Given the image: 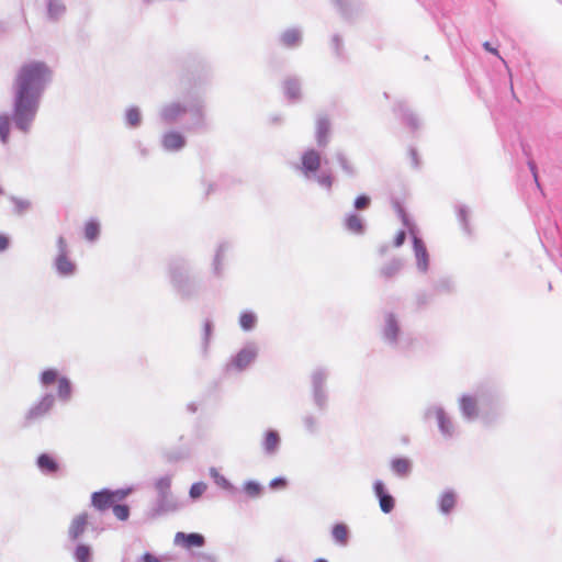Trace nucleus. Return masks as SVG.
I'll return each mask as SVG.
<instances>
[{
  "instance_id": "nucleus-1",
  "label": "nucleus",
  "mask_w": 562,
  "mask_h": 562,
  "mask_svg": "<svg viewBox=\"0 0 562 562\" xmlns=\"http://www.w3.org/2000/svg\"><path fill=\"white\" fill-rule=\"evenodd\" d=\"M53 80V70L43 60L30 59L20 65L12 80L13 122L23 133L31 128L42 98Z\"/></svg>"
},
{
  "instance_id": "nucleus-2",
  "label": "nucleus",
  "mask_w": 562,
  "mask_h": 562,
  "mask_svg": "<svg viewBox=\"0 0 562 562\" xmlns=\"http://www.w3.org/2000/svg\"><path fill=\"white\" fill-rule=\"evenodd\" d=\"M38 382L43 389L57 384L56 395L52 393L44 394L35 404H33L25 414L29 423L35 422L47 415L54 407L56 400L67 404L71 401L74 387L70 379L60 373L56 368H46L38 375Z\"/></svg>"
},
{
  "instance_id": "nucleus-3",
  "label": "nucleus",
  "mask_w": 562,
  "mask_h": 562,
  "mask_svg": "<svg viewBox=\"0 0 562 562\" xmlns=\"http://www.w3.org/2000/svg\"><path fill=\"white\" fill-rule=\"evenodd\" d=\"M189 115L187 130L201 127L204 123V109L201 100L184 97L165 102L158 110V119L164 124H175Z\"/></svg>"
},
{
  "instance_id": "nucleus-4",
  "label": "nucleus",
  "mask_w": 562,
  "mask_h": 562,
  "mask_svg": "<svg viewBox=\"0 0 562 562\" xmlns=\"http://www.w3.org/2000/svg\"><path fill=\"white\" fill-rule=\"evenodd\" d=\"M495 400L494 392L485 386L464 392L458 397V407L461 417L469 423L482 418L485 409Z\"/></svg>"
},
{
  "instance_id": "nucleus-5",
  "label": "nucleus",
  "mask_w": 562,
  "mask_h": 562,
  "mask_svg": "<svg viewBox=\"0 0 562 562\" xmlns=\"http://www.w3.org/2000/svg\"><path fill=\"white\" fill-rule=\"evenodd\" d=\"M321 167V155L315 149L305 150L301 160L294 165V169L299 171L306 180H314L317 184L325 189L326 191H330L334 178L329 172L323 171L317 175V171Z\"/></svg>"
},
{
  "instance_id": "nucleus-6",
  "label": "nucleus",
  "mask_w": 562,
  "mask_h": 562,
  "mask_svg": "<svg viewBox=\"0 0 562 562\" xmlns=\"http://www.w3.org/2000/svg\"><path fill=\"white\" fill-rule=\"evenodd\" d=\"M400 215L403 222V225L408 229L409 235L413 240V252L416 262V269L419 273L425 274L429 270V252L425 243L417 236L416 225L409 220V217L404 213L403 210H400Z\"/></svg>"
},
{
  "instance_id": "nucleus-7",
  "label": "nucleus",
  "mask_w": 562,
  "mask_h": 562,
  "mask_svg": "<svg viewBox=\"0 0 562 562\" xmlns=\"http://www.w3.org/2000/svg\"><path fill=\"white\" fill-rule=\"evenodd\" d=\"M403 335L398 316L393 312H385L381 327L382 340L393 348H398L402 345Z\"/></svg>"
},
{
  "instance_id": "nucleus-8",
  "label": "nucleus",
  "mask_w": 562,
  "mask_h": 562,
  "mask_svg": "<svg viewBox=\"0 0 562 562\" xmlns=\"http://www.w3.org/2000/svg\"><path fill=\"white\" fill-rule=\"evenodd\" d=\"M256 342H247L226 364L227 372H243L249 368L258 356Z\"/></svg>"
},
{
  "instance_id": "nucleus-9",
  "label": "nucleus",
  "mask_w": 562,
  "mask_h": 562,
  "mask_svg": "<svg viewBox=\"0 0 562 562\" xmlns=\"http://www.w3.org/2000/svg\"><path fill=\"white\" fill-rule=\"evenodd\" d=\"M425 418L429 419L435 417L438 424V429L442 437L449 439L456 434V425L449 414L441 405L434 404L425 409Z\"/></svg>"
},
{
  "instance_id": "nucleus-10",
  "label": "nucleus",
  "mask_w": 562,
  "mask_h": 562,
  "mask_svg": "<svg viewBox=\"0 0 562 562\" xmlns=\"http://www.w3.org/2000/svg\"><path fill=\"white\" fill-rule=\"evenodd\" d=\"M131 492L132 488L116 491L102 490L92 494L91 503L95 509L105 510L113 507L116 502L124 499Z\"/></svg>"
},
{
  "instance_id": "nucleus-11",
  "label": "nucleus",
  "mask_w": 562,
  "mask_h": 562,
  "mask_svg": "<svg viewBox=\"0 0 562 562\" xmlns=\"http://www.w3.org/2000/svg\"><path fill=\"white\" fill-rule=\"evenodd\" d=\"M160 144L165 151L178 153L186 147L187 138L180 131L169 128L161 134Z\"/></svg>"
},
{
  "instance_id": "nucleus-12",
  "label": "nucleus",
  "mask_w": 562,
  "mask_h": 562,
  "mask_svg": "<svg viewBox=\"0 0 562 562\" xmlns=\"http://www.w3.org/2000/svg\"><path fill=\"white\" fill-rule=\"evenodd\" d=\"M169 274L172 285L181 294H187V286L189 281V269L186 263L176 261L169 267Z\"/></svg>"
},
{
  "instance_id": "nucleus-13",
  "label": "nucleus",
  "mask_w": 562,
  "mask_h": 562,
  "mask_svg": "<svg viewBox=\"0 0 562 562\" xmlns=\"http://www.w3.org/2000/svg\"><path fill=\"white\" fill-rule=\"evenodd\" d=\"M261 449L268 457H274L280 451L281 437L280 434L274 429H268L262 434Z\"/></svg>"
},
{
  "instance_id": "nucleus-14",
  "label": "nucleus",
  "mask_w": 562,
  "mask_h": 562,
  "mask_svg": "<svg viewBox=\"0 0 562 562\" xmlns=\"http://www.w3.org/2000/svg\"><path fill=\"white\" fill-rule=\"evenodd\" d=\"M373 493L379 499L380 509L384 514H389L394 509L395 501L393 496L387 493L385 485L381 480H375L373 482Z\"/></svg>"
},
{
  "instance_id": "nucleus-15",
  "label": "nucleus",
  "mask_w": 562,
  "mask_h": 562,
  "mask_svg": "<svg viewBox=\"0 0 562 562\" xmlns=\"http://www.w3.org/2000/svg\"><path fill=\"white\" fill-rule=\"evenodd\" d=\"M56 273L61 278H70L76 274L77 266L69 255H56L54 262Z\"/></svg>"
},
{
  "instance_id": "nucleus-16",
  "label": "nucleus",
  "mask_w": 562,
  "mask_h": 562,
  "mask_svg": "<svg viewBox=\"0 0 562 562\" xmlns=\"http://www.w3.org/2000/svg\"><path fill=\"white\" fill-rule=\"evenodd\" d=\"M88 527V514L81 513L76 515L68 527V537L70 540H78Z\"/></svg>"
},
{
  "instance_id": "nucleus-17",
  "label": "nucleus",
  "mask_w": 562,
  "mask_h": 562,
  "mask_svg": "<svg viewBox=\"0 0 562 562\" xmlns=\"http://www.w3.org/2000/svg\"><path fill=\"white\" fill-rule=\"evenodd\" d=\"M204 537L200 533H184V532H177L175 535L173 543L176 546H180L187 549H190L192 547H202L204 546Z\"/></svg>"
},
{
  "instance_id": "nucleus-18",
  "label": "nucleus",
  "mask_w": 562,
  "mask_h": 562,
  "mask_svg": "<svg viewBox=\"0 0 562 562\" xmlns=\"http://www.w3.org/2000/svg\"><path fill=\"white\" fill-rule=\"evenodd\" d=\"M457 499L458 495L453 490L448 488L441 492L437 499L439 512L442 515L451 514L457 505Z\"/></svg>"
},
{
  "instance_id": "nucleus-19",
  "label": "nucleus",
  "mask_w": 562,
  "mask_h": 562,
  "mask_svg": "<svg viewBox=\"0 0 562 562\" xmlns=\"http://www.w3.org/2000/svg\"><path fill=\"white\" fill-rule=\"evenodd\" d=\"M303 32L299 27H290L280 35V43L289 48L297 47L302 42Z\"/></svg>"
},
{
  "instance_id": "nucleus-20",
  "label": "nucleus",
  "mask_w": 562,
  "mask_h": 562,
  "mask_svg": "<svg viewBox=\"0 0 562 562\" xmlns=\"http://www.w3.org/2000/svg\"><path fill=\"white\" fill-rule=\"evenodd\" d=\"M171 475H165L156 480L155 488L158 493L160 506H165L170 497Z\"/></svg>"
},
{
  "instance_id": "nucleus-21",
  "label": "nucleus",
  "mask_w": 562,
  "mask_h": 562,
  "mask_svg": "<svg viewBox=\"0 0 562 562\" xmlns=\"http://www.w3.org/2000/svg\"><path fill=\"white\" fill-rule=\"evenodd\" d=\"M65 0H46V14L50 21L60 20L66 13Z\"/></svg>"
},
{
  "instance_id": "nucleus-22",
  "label": "nucleus",
  "mask_w": 562,
  "mask_h": 562,
  "mask_svg": "<svg viewBox=\"0 0 562 562\" xmlns=\"http://www.w3.org/2000/svg\"><path fill=\"white\" fill-rule=\"evenodd\" d=\"M344 225L348 232L356 235H362L366 232L363 218L355 213H349L346 215Z\"/></svg>"
},
{
  "instance_id": "nucleus-23",
  "label": "nucleus",
  "mask_w": 562,
  "mask_h": 562,
  "mask_svg": "<svg viewBox=\"0 0 562 562\" xmlns=\"http://www.w3.org/2000/svg\"><path fill=\"white\" fill-rule=\"evenodd\" d=\"M37 468L44 474H54L58 471L59 465L57 461L47 453H42L36 460Z\"/></svg>"
},
{
  "instance_id": "nucleus-24",
  "label": "nucleus",
  "mask_w": 562,
  "mask_h": 562,
  "mask_svg": "<svg viewBox=\"0 0 562 562\" xmlns=\"http://www.w3.org/2000/svg\"><path fill=\"white\" fill-rule=\"evenodd\" d=\"M330 124L329 121L321 116L316 121V142L318 146L324 147L328 143Z\"/></svg>"
},
{
  "instance_id": "nucleus-25",
  "label": "nucleus",
  "mask_w": 562,
  "mask_h": 562,
  "mask_svg": "<svg viewBox=\"0 0 562 562\" xmlns=\"http://www.w3.org/2000/svg\"><path fill=\"white\" fill-rule=\"evenodd\" d=\"M302 425L306 434L316 435L321 429L319 416L313 413H306L302 416Z\"/></svg>"
},
{
  "instance_id": "nucleus-26",
  "label": "nucleus",
  "mask_w": 562,
  "mask_h": 562,
  "mask_svg": "<svg viewBox=\"0 0 562 562\" xmlns=\"http://www.w3.org/2000/svg\"><path fill=\"white\" fill-rule=\"evenodd\" d=\"M331 537L336 544L346 547L349 540L348 526L342 522L334 525L331 528Z\"/></svg>"
},
{
  "instance_id": "nucleus-27",
  "label": "nucleus",
  "mask_w": 562,
  "mask_h": 562,
  "mask_svg": "<svg viewBox=\"0 0 562 562\" xmlns=\"http://www.w3.org/2000/svg\"><path fill=\"white\" fill-rule=\"evenodd\" d=\"M284 94L289 100L297 101L301 98V85L295 78H288L283 83Z\"/></svg>"
},
{
  "instance_id": "nucleus-28",
  "label": "nucleus",
  "mask_w": 562,
  "mask_h": 562,
  "mask_svg": "<svg viewBox=\"0 0 562 562\" xmlns=\"http://www.w3.org/2000/svg\"><path fill=\"white\" fill-rule=\"evenodd\" d=\"M100 232H101V225L98 220L91 218L85 224L83 235L88 241H90V243L97 241L100 236Z\"/></svg>"
},
{
  "instance_id": "nucleus-29",
  "label": "nucleus",
  "mask_w": 562,
  "mask_h": 562,
  "mask_svg": "<svg viewBox=\"0 0 562 562\" xmlns=\"http://www.w3.org/2000/svg\"><path fill=\"white\" fill-rule=\"evenodd\" d=\"M228 244H221L215 252L214 260L212 263L213 272L215 276L220 277L223 272L225 254L228 250Z\"/></svg>"
},
{
  "instance_id": "nucleus-30",
  "label": "nucleus",
  "mask_w": 562,
  "mask_h": 562,
  "mask_svg": "<svg viewBox=\"0 0 562 562\" xmlns=\"http://www.w3.org/2000/svg\"><path fill=\"white\" fill-rule=\"evenodd\" d=\"M391 470L400 476H406L412 471V462L406 458H396L391 461Z\"/></svg>"
},
{
  "instance_id": "nucleus-31",
  "label": "nucleus",
  "mask_w": 562,
  "mask_h": 562,
  "mask_svg": "<svg viewBox=\"0 0 562 562\" xmlns=\"http://www.w3.org/2000/svg\"><path fill=\"white\" fill-rule=\"evenodd\" d=\"M328 371L324 368H317L312 372V389H326Z\"/></svg>"
},
{
  "instance_id": "nucleus-32",
  "label": "nucleus",
  "mask_w": 562,
  "mask_h": 562,
  "mask_svg": "<svg viewBox=\"0 0 562 562\" xmlns=\"http://www.w3.org/2000/svg\"><path fill=\"white\" fill-rule=\"evenodd\" d=\"M209 474L210 476L213 479L214 483L223 488V490H226V491H229V492H234L235 491V487L234 485L224 476L222 475L217 469L215 468H211L209 470Z\"/></svg>"
},
{
  "instance_id": "nucleus-33",
  "label": "nucleus",
  "mask_w": 562,
  "mask_h": 562,
  "mask_svg": "<svg viewBox=\"0 0 562 562\" xmlns=\"http://www.w3.org/2000/svg\"><path fill=\"white\" fill-rule=\"evenodd\" d=\"M257 315L254 312L245 311L239 316V326L245 331H250L256 327Z\"/></svg>"
},
{
  "instance_id": "nucleus-34",
  "label": "nucleus",
  "mask_w": 562,
  "mask_h": 562,
  "mask_svg": "<svg viewBox=\"0 0 562 562\" xmlns=\"http://www.w3.org/2000/svg\"><path fill=\"white\" fill-rule=\"evenodd\" d=\"M403 267V261L401 259H392L386 262L380 270L381 276L385 278H391L395 276Z\"/></svg>"
},
{
  "instance_id": "nucleus-35",
  "label": "nucleus",
  "mask_w": 562,
  "mask_h": 562,
  "mask_svg": "<svg viewBox=\"0 0 562 562\" xmlns=\"http://www.w3.org/2000/svg\"><path fill=\"white\" fill-rule=\"evenodd\" d=\"M125 123L130 127H137L142 123L140 110L136 106H131L125 112Z\"/></svg>"
},
{
  "instance_id": "nucleus-36",
  "label": "nucleus",
  "mask_w": 562,
  "mask_h": 562,
  "mask_svg": "<svg viewBox=\"0 0 562 562\" xmlns=\"http://www.w3.org/2000/svg\"><path fill=\"white\" fill-rule=\"evenodd\" d=\"M313 402L319 411H324L327 406L328 395L326 389H312Z\"/></svg>"
},
{
  "instance_id": "nucleus-37",
  "label": "nucleus",
  "mask_w": 562,
  "mask_h": 562,
  "mask_svg": "<svg viewBox=\"0 0 562 562\" xmlns=\"http://www.w3.org/2000/svg\"><path fill=\"white\" fill-rule=\"evenodd\" d=\"M244 492L252 498H257L262 493V486L257 481H246L243 486Z\"/></svg>"
},
{
  "instance_id": "nucleus-38",
  "label": "nucleus",
  "mask_w": 562,
  "mask_h": 562,
  "mask_svg": "<svg viewBox=\"0 0 562 562\" xmlns=\"http://www.w3.org/2000/svg\"><path fill=\"white\" fill-rule=\"evenodd\" d=\"M10 201L12 202V204L14 206V212L19 215L24 214L32 206L31 201L27 199H23V198L11 196Z\"/></svg>"
},
{
  "instance_id": "nucleus-39",
  "label": "nucleus",
  "mask_w": 562,
  "mask_h": 562,
  "mask_svg": "<svg viewBox=\"0 0 562 562\" xmlns=\"http://www.w3.org/2000/svg\"><path fill=\"white\" fill-rule=\"evenodd\" d=\"M10 117L7 114L0 115V140L2 144H7L10 135Z\"/></svg>"
},
{
  "instance_id": "nucleus-40",
  "label": "nucleus",
  "mask_w": 562,
  "mask_h": 562,
  "mask_svg": "<svg viewBox=\"0 0 562 562\" xmlns=\"http://www.w3.org/2000/svg\"><path fill=\"white\" fill-rule=\"evenodd\" d=\"M74 555L77 562H91V548L86 544H79Z\"/></svg>"
},
{
  "instance_id": "nucleus-41",
  "label": "nucleus",
  "mask_w": 562,
  "mask_h": 562,
  "mask_svg": "<svg viewBox=\"0 0 562 562\" xmlns=\"http://www.w3.org/2000/svg\"><path fill=\"white\" fill-rule=\"evenodd\" d=\"M336 159L338 161V164L340 165L341 169L348 175V176H353L356 173V170L353 168V166L350 164V161L348 160V158L345 156V154L342 153H337L336 154Z\"/></svg>"
},
{
  "instance_id": "nucleus-42",
  "label": "nucleus",
  "mask_w": 562,
  "mask_h": 562,
  "mask_svg": "<svg viewBox=\"0 0 562 562\" xmlns=\"http://www.w3.org/2000/svg\"><path fill=\"white\" fill-rule=\"evenodd\" d=\"M207 485L204 482H196L191 485L189 495L192 499H198L206 491Z\"/></svg>"
},
{
  "instance_id": "nucleus-43",
  "label": "nucleus",
  "mask_w": 562,
  "mask_h": 562,
  "mask_svg": "<svg viewBox=\"0 0 562 562\" xmlns=\"http://www.w3.org/2000/svg\"><path fill=\"white\" fill-rule=\"evenodd\" d=\"M113 514L119 520H126L130 516V508L126 505H114Z\"/></svg>"
},
{
  "instance_id": "nucleus-44",
  "label": "nucleus",
  "mask_w": 562,
  "mask_h": 562,
  "mask_svg": "<svg viewBox=\"0 0 562 562\" xmlns=\"http://www.w3.org/2000/svg\"><path fill=\"white\" fill-rule=\"evenodd\" d=\"M371 200L368 195H359L353 203L356 210H366L369 207Z\"/></svg>"
},
{
  "instance_id": "nucleus-45",
  "label": "nucleus",
  "mask_w": 562,
  "mask_h": 562,
  "mask_svg": "<svg viewBox=\"0 0 562 562\" xmlns=\"http://www.w3.org/2000/svg\"><path fill=\"white\" fill-rule=\"evenodd\" d=\"M57 255H69L67 240L59 236L56 241Z\"/></svg>"
},
{
  "instance_id": "nucleus-46",
  "label": "nucleus",
  "mask_w": 562,
  "mask_h": 562,
  "mask_svg": "<svg viewBox=\"0 0 562 562\" xmlns=\"http://www.w3.org/2000/svg\"><path fill=\"white\" fill-rule=\"evenodd\" d=\"M286 480L284 477L272 479L269 483L271 490H283L286 487Z\"/></svg>"
},
{
  "instance_id": "nucleus-47",
  "label": "nucleus",
  "mask_w": 562,
  "mask_h": 562,
  "mask_svg": "<svg viewBox=\"0 0 562 562\" xmlns=\"http://www.w3.org/2000/svg\"><path fill=\"white\" fill-rule=\"evenodd\" d=\"M405 239H406V232L400 231L394 238V247H396V248L401 247L404 244Z\"/></svg>"
},
{
  "instance_id": "nucleus-48",
  "label": "nucleus",
  "mask_w": 562,
  "mask_h": 562,
  "mask_svg": "<svg viewBox=\"0 0 562 562\" xmlns=\"http://www.w3.org/2000/svg\"><path fill=\"white\" fill-rule=\"evenodd\" d=\"M9 245H10L9 237L3 234H0V251L7 250Z\"/></svg>"
},
{
  "instance_id": "nucleus-49",
  "label": "nucleus",
  "mask_w": 562,
  "mask_h": 562,
  "mask_svg": "<svg viewBox=\"0 0 562 562\" xmlns=\"http://www.w3.org/2000/svg\"><path fill=\"white\" fill-rule=\"evenodd\" d=\"M140 561L142 562H160V560L156 555H154L149 552L144 553L140 558Z\"/></svg>"
},
{
  "instance_id": "nucleus-50",
  "label": "nucleus",
  "mask_w": 562,
  "mask_h": 562,
  "mask_svg": "<svg viewBox=\"0 0 562 562\" xmlns=\"http://www.w3.org/2000/svg\"><path fill=\"white\" fill-rule=\"evenodd\" d=\"M211 333H212V324L210 322H206L205 325H204V340H205V344L209 342L210 337H211Z\"/></svg>"
},
{
  "instance_id": "nucleus-51",
  "label": "nucleus",
  "mask_w": 562,
  "mask_h": 562,
  "mask_svg": "<svg viewBox=\"0 0 562 562\" xmlns=\"http://www.w3.org/2000/svg\"><path fill=\"white\" fill-rule=\"evenodd\" d=\"M483 46H484V48H485L487 52L493 53V54H497V50H496L495 48H493L488 42H485V43L483 44Z\"/></svg>"
},
{
  "instance_id": "nucleus-52",
  "label": "nucleus",
  "mask_w": 562,
  "mask_h": 562,
  "mask_svg": "<svg viewBox=\"0 0 562 562\" xmlns=\"http://www.w3.org/2000/svg\"><path fill=\"white\" fill-rule=\"evenodd\" d=\"M465 214H467V210H465L464 207H461V209L459 210V217H460V220H461L462 222H464V221H465Z\"/></svg>"
},
{
  "instance_id": "nucleus-53",
  "label": "nucleus",
  "mask_w": 562,
  "mask_h": 562,
  "mask_svg": "<svg viewBox=\"0 0 562 562\" xmlns=\"http://www.w3.org/2000/svg\"><path fill=\"white\" fill-rule=\"evenodd\" d=\"M529 167H530V170H531V172H532V175H533L535 180L537 181V172H536V166H535V164L530 161V162H529Z\"/></svg>"
},
{
  "instance_id": "nucleus-54",
  "label": "nucleus",
  "mask_w": 562,
  "mask_h": 562,
  "mask_svg": "<svg viewBox=\"0 0 562 562\" xmlns=\"http://www.w3.org/2000/svg\"><path fill=\"white\" fill-rule=\"evenodd\" d=\"M316 562H327V561L324 559H317Z\"/></svg>"
},
{
  "instance_id": "nucleus-55",
  "label": "nucleus",
  "mask_w": 562,
  "mask_h": 562,
  "mask_svg": "<svg viewBox=\"0 0 562 562\" xmlns=\"http://www.w3.org/2000/svg\"><path fill=\"white\" fill-rule=\"evenodd\" d=\"M334 42H335V43H337V42H338V37H337V36H335V37H334Z\"/></svg>"
},
{
  "instance_id": "nucleus-56",
  "label": "nucleus",
  "mask_w": 562,
  "mask_h": 562,
  "mask_svg": "<svg viewBox=\"0 0 562 562\" xmlns=\"http://www.w3.org/2000/svg\"><path fill=\"white\" fill-rule=\"evenodd\" d=\"M276 562H283L282 560H277Z\"/></svg>"
}]
</instances>
